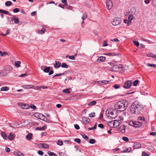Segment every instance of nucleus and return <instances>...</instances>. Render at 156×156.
<instances>
[{"label": "nucleus", "instance_id": "22", "mask_svg": "<svg viewBox=\"0 0 156 156\" xmlns=\"http://www.w3.org/2000/svg\"><path fill=\"white\" fill-rule=\"evenodd\" d=\"M46 128V126H44L42 127H37L36 128V129L37 130H45Z\"/></svg>", "mask_w": 156, "mask_h": 156}, {"label": "nucleus", "instance_id": "59", "mask_svg": "<svg viewBox=\"0 0 156 156\" xmlns=\"http://www.w3.org/2000/svg\"><path fill=\"white\" fill-rule=\"evenodd\" d=\"M67 0H62V2L65 5H67Z\"/></svg>", "mask_w": 156, "mask_h": 156}, {"label": "nucleus", "instance_id": "42", "mask_svg": "<svg viewBox=\"0 0 156 156\" xmlns=\"http://www.w3.org/2000/svg\"><path fill=\"white\" fill-rule=\"evenodd\" d=\"M33 89L36 90H41V87L38 86H34V87Z\"/></svg>", "mask_w": 156, "mask_h": 156}, {"label": "nucleus", "instance_id": "49", "mask_svg": "<svg viewBox=\"0 0 156 156\" xmlns=\"http://www.w3.org/2000/svg\"><path fill=\"white\" fill-rule=\"evenodd\" d=\"M83 137V138L86 140H88V137L85 134H83L82 135H81Z\"/></svg>", "mask_w": 156, "mask_h": 156}, {"label": "nucleus", "instance_id": "28", "mask_svg": "<svg viewBox=\"0 0 156 156\" xmlns=\"http://www.w3.org/2000/svg\"><path fill=\"white\" fill-rule=\"evenodd\" d=\"M76 55H75L74 56H69V55H67L66 56V58H68L69 59H72V60H75V58L74 56H76Z\"/></svg>", "mask_w": 156, "mask_h": 156}, {"label": "nucleus", "instance_id": "21", "mask_svg": "<svg viewBox=\"0 0 156 156\" xmlns=\"http://www.w3.org/2000/svg\"><path fill=\"white\" fill-rule=\"evenodd\" d=\"M108 125L111 127H114V121H112L108 123Z\"/></svg>", "mask_w": 156, "mask_h": 156}, {"label": "nucleus", "instance_id": "56", "mask_svg": "<svg viewBox=\"0 0 156 156\" xmlns=\"http://www.w3.org/2000/svg\"><path fill=\"white\" fill-rule=\"evenodd\" d=\"M108 45V44L107 43V42L106 41H104L103 46L104 47H106V46H107Z\"/></svg>", "mask_w": 156, "mask_h": 156}, {"label": "nucleus", "instance_id": "26", "mask_svg": "<svg viewBox=\"0 0 156 156\" xmlns=\"http://www.w3.org/2000/svg\"><path fill=\"white\" fill-rule=\"evenodd\" d=\"M9 90V88L8 87L6 86L2 87L1 88V90L2 91H6Z\"/></svg>", "mask_w": 156, "mask_h": 156}, {"label": "nucleus", "instance_id": "40", "mask_svg": "<svg viewBox=\"0 0 156 156\" xmlns=\"http://www.w3.org/2000/svg\"><path fill=\"white\" fill-rule=\"evenodd\" d=\"M61 66L62 68H67L68 67V66L65 63H62Z\"/></svg>", "mask_w": 156, "mask_h": 156}, {"label": "nucleus", "instance_id": "27", "mask_svg": "<svg viewBox=\"0 0 156 156\" xmlns=\"http://www.w3.org/2000/svg\"><path fill=\"white\" fill-rule=\"evenodd\" d=\"M39 117H38V118L39 119H40L43 120V121L44 120V119H45V116L42 114H39Z\"/></svg>", "mask_w": 156, "mask_h": 156}, {"label": "nucleus", "instance_id": "30", "mask_svg": "<svg viewBox=\"0 0 156 156\" xmlns=\"http://www.w3.org/2000/svg\"><path fill=\"white\" fill-rule=\"evenodd\" d=\"M83 120L84 123L86 124L89 122V119L86 117H84L83 118Z\"/></svg>", "mask_w": 156, "mask_h": 156}, {"label": "nucleus", "instance_id": "48", "mask_svg": "<svg viewBox=\"0 0 156 156\" xmlns=\"http://www.w3.org/2000/svg\"><path fill=\"white\" fill-rule=\"evenodd\" d=\"M139 82V81L138 80H135L133 83V85L134 86H136Z\"/></svg>", "mask_w": 156, "mask_h": 156}, {"label": "nucleus", "instance_id": "43", "mask_svg": "<svg viewBox=\"0 0 156 156\" xmlns=\"http://www.w3.org/2000/svg\"><path fill=\"white\" fill-rule=\"evenodd\" d=\"M95 142V140L93 139H90L89 140V143L91 144H94Z\"/></svg>", "mask_w": 156, "mask_h": 156}, {"label": "nucleus", "instance_id": "15", "mask_svg": "<svg viewBox=\"0 0 156 156\" xmlns=\"http://www.w3.org/2000/svg\"><path fill=\"white\" fill-rule=\"evenodd\" d=\"M97 82L100 84L104 85L108 83V80H101L99 81H97Z\"/></svg>", "mask_w": 156, "mask_h": 156}, {"label": "nucleus", "instance_id": "6", "mask_svg": "<svg viewBox=\"0 0 156 156\" xmlns=\"http://www.w3.org/2000/svg\"><path fill=\"white\" fill-rule=\"evenodd\" d=\"M9 21L10 24H12V23H11V21H14L15 23L17 24L19 23L20 22L18 17L15 16H13V17L9 18Z\"/></svg>", "mask_w": 156, "mask_h": 156}, {"label": "nucleus", "instance_id": "10", "mask_svg": "<svg viewBox=\"0 0 156 156\" xmlns=\"http://www.w3.org/2000/svg\"><path fill=\"white\" fill-rule=\"evenodd\" d=\"M18 105L20 106L22 108L24 109L28 108L29 106L28 104H24L21 103H18Z\"/></svg>", "mask_w": 156, "mask_h": 156}, {"label": "nucleus", "instance_id": "14", "mask_svg": "<svg viewBox=\"0 0 156 156\" xmlns=\"http://www.w3.org/2000/svg\"><path fill=\"white\" fill-rule=\"evenodd\" d=\"M14 154L18 156H24V154L18 151H16L13 152Z\"/></svg>", "mask_w": 156, "mask_h": 156}, {"label": "nucleus", "instance_id": "23", "mask_svg": "<svg viewBox=\"0 0 156 156\" xmlns=\"http://www.w3.org/2000/svg\"><path fill=\"white\" fill-rule=\"evenodd\" d=\"M5 69L7 71H10L12 70V68L9 66H5Z\"/></svg>", "mask_w": 156, "mask_h": 156}, {"label": "nucleus", "instance_id": "62", "mask_svg": "<svg viewBox=\"0 0 156 156\" xmlns=\"http://www.w3.org/2000/svg\"><path fill=\"white\" fill-rule=\"evenodd\" d=\"M98 127L102 129L104 127V126L103 124H100L98 125Z\"/></svg>", "mask_w": 156, "mask_h": 156}, {"label": "nucleus", "instance_id": "5", "mask_svg": "<svg viewBox=\"0 0 156 156\" xmlns=\"http://www.w3.org/2000/svg\"><path fill=\"white\" fill-rule=\"evenodd\" d=\"M113 110H110L108 112V117L111 119H114L116 117L117 115Z\"/></svg>", "mask_w": 156, "mask_h": 156}, {"label": "nucleus", "instance_id": "29", "mask_svg": "<svg viewBox=\"0 0 156 156\" xmlns=\"http://www.w3.org/2000/svg\"><path fill=\"white\" fill-rule=\"evenodd\" d=\"M32 136V134L31 133H30L27 135L26 137L28 140H29L31 139Z\"/></svg>", "mask_w": 156, "mask_h": 156}, {"label": "nucleus", "instance_id": "2", "mask_svg": "<svg viewBox=\"0 0 156 156\" xmlns=\"http://www.w3.org/2000/svg\"><path fill=\"white\" fill-rule=\"evenodd\" d=\"M128 105V103L126 100H123L116 103L114 105L115 109L119 111H123Z\"/></svg>", "mask_w": 156, "mask_h": 156}, {"label": "nucleus", "instance_id": "11", "mask_svg": "<svg viewBox=\"0 0 156 156\" xmlns=\"http://www.w3.org/2000/svg\"><path fill=\"white\" fill-rule=\"evenodd\" d=\"M113 121L114 127H118L122 123V121L120 120H114Z\"/></svg>", "mask_w": 156, "mask_h": 156}, {"label": "nucleus", "instance_id": "34", "mask_svg": "<svg viewBox=\"0 0 156 156\" xmlns=\"http://www.w3.org/2000/svg\"><path fill=\"white\" fill-rule=\"evenodd\" d=\"M48 154L50 156H57V155L54 153L52 152H51L50 151H48Z\"/></svg>", "mask_w": 156, "mask_h": 156}, {"label": "nucleus", "instance_id": "8", "mask_svg": "<svg viewBox=\"0 0 156 156\" xmlns=\"http://www.w3.org/2000/svg\"><path fill=\"white\" fill-rule=\"evenodd\" d=\"M106 5L107 9L109 10L111 9L113 6L112 2L111 0H107Z\"/></svg>", "mask_w": 156, "mask_h": 156}, {"label": "nucleus", "instance_id": "51", "mask_svg": "<svg viewBox=\"0 0 156 156\" xmlns=\"http://www.w3.org/2000/svg\"><path fill=\"white\" fill-rule=\"evenodd\" d=\"M74 141L78 144H80L81 140L80 139L76 138L75 139Z\"/></svg>", "mask_w": 156, "mask_h": 156}, {"label": "nucleus", "instance_id": "57", "mask_svg": "<svg viewBox=\"0 0 156 156\" xmlns=\"http://www.w3.org/2000/svg\"><path fill=\"white\" fill-rule=\"evenodd\" d=\"M30 107L31 108L34 109H35L36 108V107L33 104H31L30 105Z\"/></svg>", "mask_w": 156, "mask_h": 156}, {"label": "nucleus", "instance_id": "50", "mask_svg": "<svg viewBox=\"0 0 156 156\" xmlns=\"http://www.w3.org/2000/svg\"><path fill=\"white\" fill-rule=\"evenodd\" d=\"M57 144L60 146L62 145L63 144V141L62 140H58L57 142Z\"/></svg>", "mask_w": 156, "mask_h": 156}, {"label": "nucleus", "instance_id": "63", "mask_svg": "<svg viewBox=\"0 0 156 156\" xmlns=\"http://www.w3.org/2000/svg\"><path fill=\"white\" fill-rule=\"evenodd\" d=\"M142 156H149V155L146 152H143L142 154Z\"/></svg>", "mask_w": 156, "mask_h": 156}, {"label": "nucleus", "instance_id": "53", "mask_svg": "<svg viewBox=\"0 0 156 156\" xmlns=\"http://www.w3.org/2000/svg\"><path fill=\"white\" fill-rule=\"evenodd\" d=\"M20 11V9L18 8H16L13 9V12L14 13H16L19 12Z\"/></svg>", "mask_w": 156, "mask_h": 156}, {"label": "nucleus", "instance_id": "47", "mask_svg": "<svg viewBox=\"0 0 156 156\" xmlns=\"http://www.w3.org/2000/svg\"><path fill=\"white\" fill-rule=\"evenodd\" d=\"M87 14L86 13L83 14V16L82 17V20H84L85 19L87 18Z\"/></svg>", "mask_w": 156, "mask_h": 156}, {"label": "nucleus", "instance_id": "16", "mask_svg": "<svg viewBox=\"0 0 156 156\" xmlns=\"http://www.w3.org/2000/svg\"><path fill=\"white\" fill-rule=\"evenodd\" d=\"M106 59L105 57L101 56L98 58L97 60V62H103Z\"/></svg>", "mask_w": 156, "mask_h": 156}, {"label": "nucleus", "instance_id": "32", "mask_svg": "<svg viewBox=\"0 0 156 156\" xmlns=\"http://www.w3.org/2000/svg\"><path fill=\"white\" fill-rule=\"evenodd\" d=\"M41 146L44 148H48L49 147V146L48 145L44 143L41 144Z\"/></svg>", "mask_w": 156, "mask_h": 156}, {"label": "nucleus", "instance_id": "20", "mask_svg": "<svg viewBox=\"0 0 156 156\" xmlns=\"http://www.w3.org/2000/svg\"><path fill=\"white\" fill-rule=\"evenodd\" d=\"M45 30L46 29L45 28V27H43L41 30L39 29L38 30V32L39 34H42L44 33Z\"/></svg>", "mask_w": 156, "mask_h": 156}, {"label": "nucleus", "instance_id": "54", "mask_svg": "<svg viewBox=\"0 0 156 156\" xmlns=\"http://www.w3.org/2000/svg\"><path fill=\"white\" fill-rule=\"evenodd\" d=\"M133 43L135 45H136V46L138 47L139 46V43L138 42L134 41H133Z\"/></svg>", "mask_w": 156, "mask_h": 156}, {"label": "nucleus", "instance_id": "9", "mask_svg": "<svg viewBox=\"0 0 156 156\" xmlns=\"http://www.w3.org/2000/svg\"><path fill=\"white\" fill-rule=\"evenodd\" d=\"M132 83V81L131 80H128L125 83L124 87L125 88H129L131 86Z\"/></svg>", "mask_w": 156, "mask_h": 156}, {"label": "nucleus", "instance_id": "12", "mask_svg": "<svg viewBox=\"0 0 156 156\" xmlns=\"http://www.w3.org/2000/svg\"><path fill=\"white\" fill-rule=\"evenodd\" d=\"M141 147V144L138 142H136L134 143L133 148L134 149H137L140 148Z\"/></svg>", "mask_w": 156, "mask_h": 156}, {"label": "nucleus", "instance_id": "41", "mask_svg": "<svg viewBox=\"0 0 156 156\" xmlns=\"http://www.w3.org/2000/svg\"><path fill=\"white\" fill-rule=\"evenodd\" d=\"M128 20L130 22H131V20L133 19V16L132 15H130L129 16L128 18Z\"/></svg>", "mask_w": 156, "mask_h": 156}, {"label": "nucleus", "instance_id": "13", "mask_svg": "<svg viewBox=\"0 0 156 156\" xmlns=\"http://www.w3.org/2000/svg\"><path fill=\"white\" fill-rule=\"evenodd\" d=\"M126 126H121L119 128V130L121 133H124L125 132Z\"/></svg>", "mask_w": 156, "mask_h": 156}, {"label": "nucleus", "instance_id": "17", "mask_svg": "<svg viewBox=\"0 0 156 156\" xmlns=\"http://www.w3.org/2000/svg\"><path fill=\"white\" fill-rule=\"evenodd\" d=\"M61 63L59 61H55V63L54 64V66L56 68L60 67L61 66Z\"/></svg>", "mask_w": 156, "mask_h": 156}, {"label": "nucleus", "instance_id": "31", "mask_svg": "<svg viewBox=\"0 0 156 156\" xmlns=\"http://www.w3.org/2000/svg\"><path fill=\"white\" fill-rule=\"evenodd\" d=\"M25 87H24L25 89H30V88H34V85H27L25 86Z\"/></svg>", "mask_w": 156, "mask_h": 156}, {"label": "nucleus", "instance_id": "24", "mask_svg": "<svg viewBox=\"0 0 156 156\" xmlns=\"http://www.w3.org/2000/svg\"><path fill=\"white\" fill-rule=\"evenodd\" d=\"M50 70V67H45L43 71L45 73H48Z\"/></svg>", "mask_w": 156, "mask_h": 156}, {"label": "nucleus", "instance_id": "44", "mask_svg": "<svg viewBox=\"0 0 156 156\" xmlns=\"http://www.w3.org/2000/svg\"><path fill=\"white\" fill-rule=\"evenodd\" d=\"M124 21L125 23H127L128 25H130L131 23V22L129 21L127 19L125 20Z\"/></svg>", "mask_w": 156, "mask_h": 156}, {"label": "nucleus", "instance_id": "25", "mask_svg": "<svg viewBox=\"0 0 156 156\" xmlns=\"http://www.w3.org/2000/svg\"><path fill=\"white\" fill-rule=\"evenodd\" d=\"M1 135L5 140H6V138L7 136V135L5 132H2L1 133Z\"/></svg>", "mask_w": 156, "mask_h": 156}, {"label": "nucleus", "instance_id": "61", "mask_svg": "<svg viewBox=\"0 0 156 156\" xmlns=\"http://www.w3.org/2000/svg\"><path fill=\"white\" fill-rule=\"evenodd\" d=\"M111 41L114 42L119 41V40L117 38H114L111 40Z\"/></svg>", "mask_w": 156, "mask_h": 156}, {"label": "nucleus", "instance_id": "38", "mask_svg": "<svg viewBox=\"0 0 156 156\" xmlns=\"http://www.w3.org/2000/svg\"><path fill=\"white\" fill-rule=\"evenodd\" d=\"M12 3L10 1H7L5 3V5L7 6H10L12 5Z\"/></svg>", "mask_w": 156, "mask_h": 156}, {"label": "nucleus", "instance_id": "36", "mask_svg": "<svg viewBox=\"0 0 156 156\" xmlns=\"http://www.w3.org/2000/svg\"><path fill=\"white\" fill-rule=\"evenodd\" d=\"M96 103V101H93L91 102H90L88 103V106H90L91 105H95Z\"/></svg>", "mask_w": 156, "mask_h": 156}, {"label": "nucleus", "instance_id": "60", "mask_svg": "<svg viewBox=\"0 0 156 156\" xmlns=\"http://www.w3.org/2000/svg\"><path fill=\"white\" fill-rule=\"evenodd\" d=\"M113 86L115 89H118L120 87V86L117 84H115Z\"/></svg>", "mask_w": 156, "mask_h": 156}, {"label": "nucleus", "instance_id": "35", "mask_svg": "<svg viewBox=\"0 0 156 156\" xmlns=\"http://www.w3.org/2000/svg\"><path fill=\"white\" fill-rule=\"evenodd\" d=\"M2 13L5 14H8L9 13V12L4 10H3L1 9L0 11V13Z\"/></svg>", "mask_w": 156, "mask_h": 156}, {"label": "nucleus", "instance_id": "46", "mask_svg": "<svg viewBox=\"0 0 156 156\" xmlns=\"http://www.w3.org/2000/svg\"><path fill=\"white\" fill-rule=\"evenodd\" d=\"M89 115L90 117H94L95 116V113L94 112L91 113L89 114Z\"/></svg>", "mask_w": 156, "mask_h": 156}, {"label": "nucleus", "instance_id": "58", "mask_svg": "<svg viewBox=\"0 0 156 156\" xmlns=\"http://www.w3.org/2000/svg\"><path fill=\"white\" fill-rule=\"evenodd\" d=\"M152 3L155 7H156V0H152Z\"/></svg>", "mask_w": 156, "mask_h": 156}, {"label": "nucleus", "instance_id": "19", "mask_svg": "<svg viewBox=\"0 0 156 156\" xmlns=\"http://www.w3.org/2000/svg\"><path fill=\"white\" fill-rule=\"evenodd\" d=\"M9 54V53L6 51H0V55L1 56H4L8 55Z\"/></svg>", "mask_w": 156, "mask_h": 156}, {"label": "nucleus", "instance_id": "52", "mask_svg": "<svg viewBox=\"0 0 156 156\" xmlns=\"http://www.w3.org/2000/svg\"><path fill=\"white\" fill-rule=\"evenodd\" d=\"M122 139L123 140L126 142H128L129 141L128 138L126 136L123 137L122 138Z\"/></svg>", "mask_w": 156, "mask_h": 156}, {"label": "nucleus", "instance_id": "33", "mask_svg": "<svg viewBox=\"0 0 156 156\" xmlns=\"http://www.w3.org/2000/svg\"><path fill=\"white\" fill-rule=\"evenodd\" d=\"M62 92L64 93L69 94L70 92L69 91V89H66L62 90Z\"/></svg>", "mask_w": 156, "mask_h": 156}, {"label": "nucleus", "instance_id": "18", "mask_svg": "<svg viewBox=\"0 0 156 156\" xmlns=\"http://www.w3.org/2000/svg\"><path fill=\"white\" fill-rule=\"evenodd\" d=\"M15 135L13 133H10L8 136V138L10 140H12L15 137Z\"/></svg>", "mask_w": 156, "mask_h": 156}, {"label": "nucleus", "instance_id": "45", "mask_svg": "<svg viewBox=\"0 0 156 156\" xmlns=\"http://www.w3.org/2000/svg\"><path fill=\"white\" fill-rule=\"evenodd\" d=\"M147 66L150 67H153L156 68V65L154 64L148 63Z\"/></svg>", "mask_w": 156, "mask_h": 156}, {"label": "nucleus", "instance_id": "55", "mask_svg": "<svg viewBox=\"0 0 156 156\" xmlns=\"http://www.w3.org/2000/svg\"><path fill=\"white\" fill-rule=\"evenodd\" d=\"M65 73H60V74H57L53 76V77H56V76H61L62 75H63Z\"/></svg>", "mask_w": 156, "mask_h": 156}, {"label": "nucleus", "instance_id": "3", "mask_svg": "<svg viewBox=\"0 0 156 156\" xmlns=\"http://www.w3.org/2000/svg\"><path fill=\"white\" fill-rule=\"evenodd\" d=\"M129 124L135 128L139 127L142 125V122H139L138 121H130L129 122Z\"/></svg>", "mask_w": 156, "mask_h": 156}, {"label": "nucleus", "instance_id": "7", "mask_svg": "<svg viewBox=\"0 0 156 156\" xmlns=\"http://www.w3.org/2000/svg\"><path fill=\"white\" fill-rule=\"evenodd\" d=\"M121 22L120 19L118 17L115 18L112 22L113 25L116 26L119 25Z\"/></svg>", "mask_w": 156, "mask_h": 156}, {"label": "nucleus", "instance_id": "64", "mask_svg": "<svg viewBox=\"0 0 156 156\" xmlns=\"http://www.w3.org/2000/svg\"><path fill=\"white\" fill-rule=\"evenodd\" d=\"M138 119L142 121H144V118L143 117H139L138 118Z\"/></svg>", "mask_w": 156, "mask_h": 156}, {"label": "nucleus", "instance_id": "4", "mask_svg": "<svg viewBox=\"0 0 156 156\" xmlns=\"http://www.w3.org/2000/svg\"><path fill=\"white\" fill-rule=\"evenodd\" d=\"M123 66L122 64L115 65L112 68L114 71H121L122 70Z\"/></svg>", "mask_w": 156, "mask_h": 156}, {"label": "nucleus", "instance_id": "1", "mask_svg": "<svg viewBox=\"0 0 156 156\" xmlns=\"http://www.w3.org/2000/svg\"><path fill=\"white\" fill-rule=\"evenodd\" d=\"M143 108V105L137 101L132 103L130 108L131 112L135 114H138Z\"/></svg>", "mask_w": 156, "mask_h": 156}, {"label": "nucleus", "instance_id": "39", "mask_svg": "<svg viewBox=\"0 0 156 156\" xmlns=\"http://www.w3.org/2000/svg\"><path fill=\"white\" fill-rule=\"evenodd\" d=\"M131 148H126V150H124L122 152H129L131 151Z\"/></svg>", "mask_w": 156, "mask_h": 156}, {"label": "nucleus", "instance_id": "37", "mask_svg": "<svg viewBox=\"0 0 156 156\" xmlns=\"http://www.w3.org/2000/svg\"><path fill=\"white\" fill-rule=\"evenodd\" d=\"M15 65L17 67H19L20 65L21 62L19 61L16 62H15Z\"/></svg>", "mask_w": 156, "mask_h": 156}]
</instances>
